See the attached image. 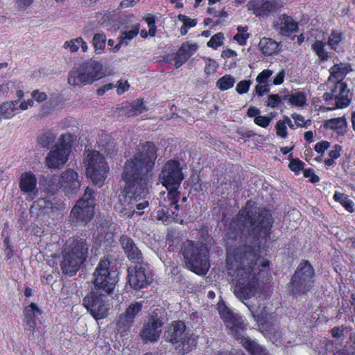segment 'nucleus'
<instances>
[{"instance_id":"1","label":"nucleus","mask_w":355,"mask_h":355,"mask_svg":"<svg viewBox=\"0 0 355 355\" xmlns=\"http://www.w3.org/2000/svg\"><path fill=\"white\" fill-rule=\"evenodd\" d=\"M241 209L237 218L247 227L248 237L241 243L226 248V268L234 282V294L247 300L254 297L259 288L261 269L258 261L261 257V240L270 237L274 218L270 211L262 207Z\"/></svg>"},{"instance_id":"2","label":"nucleus","mask_w":355,"mask_h":355,"mask_svg":"<svg viewBox=\"0 0 355 355\" xmlns=\"http://www.w3.org/2000/svg\"><path fill=\"white\" fill-rule=\"evenodd\" d=\"M157 158L156 146L148 141L141 144L138 151L125 161L121 173L125 200L130 203L137 202L149 193Z\"/></svg>"},{"instance_id":"3","label":"nucleus","mask_w":355,"mask_h":355,"mask_svg":"<svg viewBox=\"0 0 355 355\" xmlns=\"http://www.w3.org/2000/svg\"><path fill=\"white\" fill-rule=\"evenodd\" d=\"M184 178L182 166L179 161L169 159L163 165L159 175V180L162 185L168 191L167 198L169 200L168 208H162L157 211V219L165 224H169L175 220L178 214L172 211V209L178 210L180 205L178 202L180 193L178 191L181 183Z\"/></svg>"},{"instance_id":"4","label":"nucleus","mask_w":355,"mask_h":355,"mask_svg":"<svg viewBox=\"0 0 355 355\" xmlns=\"http://www.w3.org/2000/svg\"><path fill=\"white\" fill-rule=\"evenodd\" d=\"M218 311L220 318L229 329V334L237 340L250 355H268L267 350L254 340L243 336L247 329L242 317L234 313L223 302L218 304Z\"/></svg>"},{"instance_id":"5","label":"nucleus","mask_w":355,"mask_h":355,"mask_svg":"<svg viewBox=\"0 0 355 355\" xmlns=\"http://www.w3.org/2000/svg\"><path fill=\"white\" fill-rule=\"evenodd\" d=\"M89 245L86 239L79 236L68 239L62 252L60 268L64 275H76L88 257Z\"/></svg>"},{"instance_id":"6","label":"nucleus","mask_w":355,"mask_h":355,"mask_svg":"<svg viewBox=\"0 0 355 355\" xmlns=\"http://www.w3.org/2000/svg\"><path fill=\"white\" fill-rule=\"evenodd\" d=\"M181 252L187 268L198 275H206L209 263V251L202 243L187 241L182 247Z\"/></svg>"},{"instance_id":"7","label":"nucleus","mask_w":355,"mask_h":355,"mask_svg":"<svg viewBox=\"0 0 355 355\" xmlns=\"http://www.w3.org/2000/svg\"><path fill=\"white\" fill-rule=\"evenodd\" d=\"M315 271L309 261L302 259L289 282V290L295 297L308 295L315 285Z\"/></svg>"},{"instance_id":"8","label":"nucleus","mask_w":355,"mask_h":355,"mask_svg":"<svg viewBox=\"0 0 355 355\" xmlns=\"http://www.w3.org/2000/svg\"><path fill=\"white\" fill-rule=\"evenodd\" d=\"M95 191L87 187L83 196L77 200L69 216V223L75 227H85L94 216Z\"/></svg>"},{"instance_id":"9","label":"nucleus","mask_w":355,"mask_h":355,"mask_svg":"<svg viewBox=\"0 0 355 355\" xmlns=\"http://www.w3.org/2000/svg\"><path fill=\"white\" fill-rule=\"evenodd\" d=\"M103 66L96 60L90 59L73 68L68 76V83L74 87L92 84L103 76Z\"/></svg>"},{"instance_id":"10","label":"nucleus","mask_w":355,"mask_h":355,"mask_svg":"<svg viewBox=\"0 0 355 355\" xmlns=\"http://www.w3.org/2000/svg\"><path fill=\"white\" fill-rule=\"evenodd\" d=\"M184 321L175 320L168 327L164 333L165 340L175 345V349L182 354L191 352L197 345V338L186 331Z\"/></svg>"},{"instance_id":"11","label":"nucleus","mask_w":355,"mask_h":355,"mask_svg":"<svg viewBox=\"0 0 355 355\" xmlns=\"http://www.w3.org/2000/svg\"><path fill=\"white\" fill-rule=\"evenodd\" d=\"M109 257H104L98 262L94 273V288L107 294L111 293L116 284V270L111 266Z\"/></svg>"},{"instance_id":"12","label":"nucleus","mask_w":355,"mask_h":355,"mask_svg":"<svg viewBox=\"0 0 355 355\" xmlns=\"http://www.w3.org/2000/svg\"><path fill=\"white\" fill-rule=\"evenodd\" d=\"M84 163L87 176L94 184L102 187L109 171L105 157L99 152L92 150L87 155Z\"/></svg>"},{"instance_id":"13","label":"nucleus","mask_w":355,"mask_h":355,"mask_svg":"<svg viewBox=\"0 0 355 355\" xmlns=\"http://www.w3.org/2000/svg\"><path fill=\"white\" fill-rule=\"evenodd\" d=\"M353 92L348 88L347 83H334L329 87V92L322 95L325 104L330 106L328 109H343L348 107L352 100Z\"/></svg>"},{"instance_id":"14","label":"nucleus","mask_w":355,"mask_h":355,"mask_svg":"<svg viewBox=\"0 0 355 355\" xmlns=\"http://www.w3.org/2000/svg\"><path fill=\"white\" fill-rule=\"evenodd\" d=\"M72 139L71 134L62 135L60 138V144H56L45 159L46 164L49 168H59L67 162L71 152Z\"/></svg>"},{"instance_id":"15","label":"nucleus","mask_w":355,"mask_h":355,"mask_svg":"<svg viewBox=\"0 0 355 355\" xmlns=\"http://www.w3.org/2000/svg\"><path fill=\"white\" fill-rule=\"evenodd\" d=\"M164 324V318L159 316L156 311L151 313L144 323L139 336L144 343L157 342Z\"/></svg>"},{"instance_id":"16","label":"nucleus","mask_w":355,"mask_h":355,"mask_svg":"<svg viewBox=\"0 0 355 355\" xmlns=\"http://www.w3.org/2000/svg\"><path fill=\"white\" fill-rule=\"evenodd\" d=\"M134 268L128 270V282L132 288L140 291L146 288L153 281L151 272L148 271V263L140 261Z\"/></svg>"},{"instance_id":"17","label":"nucleus","mask_w":355,"mask_h":355,"mask_svg":"<svg viewBox=\"0 0 355 355\" xmlns=\"http://www.w3.org/2000/svg\"><path fill=\"white\" fill-rule=\"evenodd\" d=\"M142 307L141 302H132L125 311L118 316L116 322V329L121 336H125L130 332L135 323V318L141 312Z\"/></svg>"},{"instance_id":"18","label":"nucleus","mask_w":355,"mask_h":355,"mask_svg":"<svg viewBox=\"0 0 355 355\" xmlns=\"http://www.w3.org/2000/svg\"><path fill=\"white\" fill-rule=\"evenodd\" d=\"M83 305L96 320L107 317L109 307L105 304L103 297L97 292L89 293L83 299Z\"/></svg>"},{"instance_id":"19","label":"nucleus","mask_w":355,"mask_h":355,"mask_svg":"<svg viewBox=\"0 0 355 355\" xmlns=\"http://www.w3.org/2000/svg\"><path fill=\"white\" fill-rule=\"evenodd\" d=\"M246 7L256 17L267 18L280 10L282 6L276 0H250Z\"/></svg>"},{"instance_id":"20","label":"nucleus","mask_w":355,"mask_h":355,"mask_svg":"<svg viewBox=\"0 0 355 355\" xmlns=\"http://www.w3.org/2000/svg\"><path fill=\"white\" fill-rule=\"evenodd\" d=\"M198 49V45L196 43L184 42L175 53L165 55L164 60L168 63H171L173 61L175 67L178 69L185 64Z\"/></svg>"},{"instance_id":"21","label":"nucleus","mask_w":355,"mask_h":355,"mask_svg":"<svg viewBox=\"0 0 355 355\" xmlns=\"http://www.w3.org/2000/svg\"><path fill=\"white\" fill-rule=\"evenodd\" d=\"M62 189L69 198L74 197L79 191L81 183L78 175L73 169L68 168L60 174Z\"/></svg>"},{"instance_id":"22","label":"nucleus","mask_w":355,"mask_h":355,"mask_svg":"<svg viewBox=\"0 0 355 355\" xmlns=\"http://www.w3.org/2000/svg\"><path fill=\"white\" fill-rule=\"evenodd\" d=\"M119 241L128 259L131 262L139 263L143 261L142 253L132 238L123 235Z\"/></svg>"},{"instance_id":"23","label":"nucleus","mask_w":355,"mask_h":355,"mask_svg":"<svg viewBox=\"0 0 355 355\" xmlns=\"http://www.w3.org/2000/svg\"><path fill=\"white\" fill-rule=\"evenodd\" d=\"M37 180L35 175L31 171H25L19 177V187L23 193H37Z\"/></svg>"},{"instance_id":"24","label":"nucleus","mask_w":355,"mask_h":355,"mask_svg":"<svg viewBox=\"0 0 355 355\" xmlns=\"http://www.w3.org/2000/svg\"><path fill=\"white\" fill-rule=\"evenodd\" d=\"M40 185L46 193L54 195L62 189L60 175L48 174L43 176L40 179Z\"/></svg>"},{"instance_id":"25","label":"nucleus","mask_w":355,"mask_h":355,"mask_svg":"<svg viewBox=\"0 0 355 355\" xmlns=\"http://www.w3.org/2000/svg\"><path fill=\"white\" fill-rule=\"evenodd\" d=\"M352 71L351 65L349 64L339 63L335 64L330 67L329 76L328 78V82L329 84L334 83H345L344 81L346 76Z\"/></svg>"},{"instance_id":"26","label":"nucleus","mask_w":355,"mask_h":355,"mask_svg":"<svg viewBox=\"0 0 355 355\" xmlns=\"http://www.w3.org/2000/svg\"><path fill=\"white\" fill-rule=\"evenodd\" d=\"M277 30L282 36L288 37L299 31V24L292 17L282 14L279 17Z\"/></svg>"},{"instance_id":"27","label":"nucleus","mask_w":355,"mask_h":355,"mask_svg":"<svg viewBox=\"0 0 355 355\" xmlns=\"http://www.w3.org/2000/svg\"><path fill=\"white\" fill-rule=\"evenodd\" d=\"M42 311L38 307L37 304L31 302L24 309V322L29 327V331L34 334L37 327L35 316L41 315Z\"/></svg>"},{"instance_id":"28","label":"nucleus","mask_w":355,"mask_h":355,"mask_svg":"<svg viewBox=\"0 0 355 355\" xmlns=\"http://www.w3.org/2000/svg\"><path fill=\"white\" fill-rule=\"evenodd\" d=\"M120 112L126 117L136 116L144 111H147L148 108L144 105L143 98H137L133 101L130 105L119 108Z\"/></svg>"},{"instance_id":"29","label":"nucleus","mask_w":355,"mask_h":355,"mask_svg":"<svg viewBox=\"0 0 355 355\" xmlns=\"http://www.w3.org/2000/svg\"><path fill=\"white\" fill-rule=\"evenodd\" d=\"M323 126L326 129L334 130L340 136H344L347 131V121L345 116L325 120Z\"/></svg>"},{"instance_id":"30","label":"nucleus","mask_w":355,"mask_h":355,"mask_svg":"<svg viewBox=\"0 0 355 355\" xmlns=\"http://www.w3.org/2000/svg\"><path fill=\"white\" fill-rule=\"evenodd\" d=\"M258 46L261 52L266 56L272 55L279 52V43L271 38L263 37Z\"/></svg>"},{"instance_id":"31","label":"nucleus","mask_w":355,"mask_h":355,"mask_svg":"<svg viewBox=\"0 0 355 355\" xmlns=\"http://www.w3.org/2000/svg\"><path fill=\"white\" fill-rule=\"evenodd\" d=\"M101 150H104L107 155L112 153L115 149L116 144L111 135L103 131L98 141Z\"/></svg>"},{"instance_id":"32","label":"nucleus","mask_w":355,"mask_h":355,"mask_svg":"<svg viewBox=\"0 0 355 355\" xmlns=\"http://www.w3.org/2000/svg\"><path fill=\"white\" fill-rule=\"evenodd\" d=\"M139 32V24L133 26L131 30L121 33L119 41L114 47L113 51L117 52L121 47L122 44L128 45L129 41L135 37Z\"/></svg>"},{"instance_id":"33","label":"nucleus","mask_w":355,"mask_h":355,"mask_svg":"<svg viewBox=\"0 0 355 355\" xmlns=\"http://www.w3.org/2000/svg\"><path fill=\"white\" fill-rule=\"evenodd\" d=\"M19 100L6 101L0 105V118L10 119L16 114Z\"/></svg>"},{"instance_id":"34","label":"nucleus","mask_w":355,"mask_h":355,"mask_svg":"<svg viewBox=\"0 0 355 355\" xmlns=\"http://www.w3.org/2000/svg\"><path fill=\"white\" fill-rule=\"evenodd\" d=\"M327 44L321 40H315L311 44V49L318 56L320 62H324L328 60L329 55V53L325 49Z\"/></svg>"},{"instance_id":"35","label":"nucleus","mask_w":355,"mask_h":355,"mask_svg":"<svg viewBox=\"0 0 355 355\" xmlns=\"http://www.w3.org/2000/svg\"><path fill=\"white\" fill-rule=\"evenodd\" d=\"M334 200L339 202L346 211L349 213L354 211V202L349 198L348 196L343 193L336 191L333 196Z\"/></svg>"},{"instance_id":"36","label":"nucleus","mask_w":355,"mask_h":355,"mask_svg":"<svg viewBox=\"0 0 355 355\" xmlns=\"http://www.w3.org/2000/svg\"><path fill=\"white\" fill-rule=\"evenodd\" d=\"M178 19L183 24L182 26L180 27V34L182 36L187 35L189 30L191 28L195 27L198 23L196 19H191L189 17L182 14L178 15Z\"/></svg>"},{"instance_id":"37","label":"nucleus","mask_w":355,"mask_h":355,"mask_svg":"<svg viewBox=\"0 0 355 355\" xmlns=\"http://www.w3.org/2000/svg\"><path fill=\"white\" fill-rule=\"evenodd\" d=\"M55 139V134L51 130H49L37 137V142L41 147L49 148Z\"/></svg>"},{"instance_id":"38","label":"nucleus","mask_w":355,"mask_h":355,"mask_svg":"<svg viewBox=\"0 0 355 355\" xmlns=\"http://www.w3.org/2000/svg\"><path fill=\"white\" fill-rule=\"evenodd\" d=\"M236 82L235 78L230 74H225L218 79L216 85L222 92L232 88Z\"/></svg>"},{"instance_id":"39","label":"nucleus","mask_w":355,"mask_h":355,"mask_svg":"<svg viewBox=\"0 0 355 355\" xmlns=\"http://www.w3.org/2000/svg\"><path fill=\"white\" fill-rule=\"evenodd\" d=\"M307 96L304 92H297L291 94L289 104L293 107H303L306 104Z\"/></svg>"},{"instance_id":"40","label":"nucleus","mask_w":355,"mask_h":355,"mask_svg":"<svg viewBox=\"0 0 355 355\" xmlns=\"http://www.w3.org/2000/svg\"><path fill=\"white\" fill-rule=\"evenodd\" d=\"M107 38L104 33H96L94 35L92 44L95 52L101 53L105 47Z\"/></svg>"},{"instance_id":"41","label":"nucleus","mask_w":355,"mask_h":355,"mask_svg":"<svg viewBox=\"0 0 355 355\" xmlns=\"http://www.w3.org/2000/svg\"><path fill=\"white\" fill-rule=\"evenodd\" d=\"M344 35L341 31L332 30L329 37L328 42L326 43L332 50H336L338 45L343 40Z\"/></svg>"},{"instance_id":"42","label":"nucleus","mask_w":355,"mask_h":355,"mask_svg":"<svg viewBox=\"0 0 355 355\" xmlns=\"http://www.w3.org/2000/svg\"><path fill=\"white\" fill-rule=\"evenodd\" d=\"M248 30L247 26H239L237 27L238 33L234 36V40L241 46L245 45L250 36V33H247Z\"/></svg>"},{"instance_id":"43","label":"nucleus","mask_w":355,"mask_h":355,"mask_svg":"<svg viewBox=\"0 0 355 355\" xmlns=\"http://www.w3.org/2000/svg\"><path fill=\"white\" fill-rule=\"evenodd\" d=\"M290 163L288 168L295 173L296 175H299L301 171L304 170V162L298 158H293L292 154L289 155Z\"/></svg>"},{"instance_id":"44","label":"nucleus","mask_w":355,"mask_h":355,"mask_svg":"<svg viewBox=\"0 0 355 355\" xmlns=\"http://www.w3.org/2000/svg\"><path fill=\"white\" fill-rule=\"evenodd\" d=\"M144 20L149 28L150 37H155L157 33L156 17L152 14H148L144 17Z\"/></svg>"},{"instance_id":"45","label":"nucleus","mask_w":355,"mask_h":355,"mask_svg":"<svg viewBox=\"0 0 355 355\" xmlns=\"http://www.w3.org/2000/svg\"><path fill=\"white\" fill-rule=\"evenodd\" d=\"M224 39L223 34L222 33H218L214 35L210 40L208 41L207 45L208 47L214 49H218L223 44V40Z\"/></svg>"},{"instance_id":"46","label":"nucleus","mask_w":355,"mask_h":355,"mask_svg":"<svg viewBox=\"0 0 355 355\" xmlns=\"http://www.w3.org/2000/svg\"><path fill=\"white\" fill-rule=\"evenodd\" d=\"M283 104L282 97L277 94H270L268 96L266 105L272 109L278 108Z\"/></svg>"},{"instance_id":"47","label":"nucleus","mask_w":355,"mask_h":355,"mask_svg":"<svg viewBox=\"0 0 355 355\" xmlns=\"http://www.w3.org/2000/svg\"><path fill=\"white\" fill-rule=\"evenodd\" d=\"M275 129L276 133L279 137L282 138H286L287 137V127L285 125V121L279 120L276 123Z\"/></svg>"},{"instance_id":"48","label":"nucleus","mask_w":355,"mask_h":355,"mask_svg":"<svg viewBox=\"0 0 355 355\" xmlns=\"http://www.w3.org/2000/svg\"><path fill=\"white\" fill-rule=\"evenodd\" d=\"M303 175L306 178H309V182L315 184L320 181V178L315 173L312 168H308L303 170Z\"/></svg>"},{"instance_id":"49","label":"nucleus","mask_w":355,"mask_h":355,"mask_svg":"<svg viewBox=\"0 0 355 355\" xmlns=\"http://www.w3.org/2000/svg\"><path fill=\"white\" fill-rule=\"evenodd\" d=\"M272 74V71L270 69H264L258 74L256 78V81L259 84H266L268 78Z\"/></svg>"},{"instance_id":"50","label":"nucleus","mask_w":355,"mask_h":355,"mask_svg":"<svg viewBox=\"0 0 355 355\" xmlns=\"http://www.w3.org/2000/svg\"><path fill=\"white\" fill-rule=\"evenodd\" d=\"M251 85L250 80H241L238 83L236 87V91L239 94H246L250 89Z\"/></svg>"},{"instance_id":"51","label":"nucleus","mask_w":355,"mask_h":355,"mask_svg":"<svg viewBox=\"0 0 355 355\" xmlns=\"http://www.w3.org/2000/svg\"><path fill=\"white\" fill-rule=\"evenodd\" d=\"M271 121V118L268 116L259 115L254 119L256 125L261 128H267Z\"/></svg>"},{"instance_id":"52","label":"nucleus","mask_w":355,"mask_h":355,"mask_svg":"<svg viewBox=\"0 0 355 355\" xmlns=\"http://www.w3.org/2000/svg\"><path fill=\"white\" fill-rule=\"evenodd\" d=\"M32 98L37 103H42L47 99V95L45 92H40L39 89H35L31 94Z\"/></svg>"},{"instance_id":"53","label":"nucleus","mask_w":355,"mask_h":355,"mask_svg":"<svg viewBox=\"0 0 355 355\" xmlns=\"http://www.w3.org/2000/svg\"><path fill=\"white\" fill-rule=\"evenodd\" d=\"M218 64L216 61L210 60L208 63H206L205 67V73L209 76L213 74L216 71Z\"/></svg>"},{"instance_id":"54","label":"nucleus","mask_w":355,"mask_h":355,"mask_svg":"<svg viewBox=\"0 0 355 355\" xmlns=\"http://www.w3.org/2000/svg\"><path fill=\"white\" fill-rule=\"evenodd\" d=\"M330 147V143L327 141L322 140L318 142L314 147V150L318 153H323Z\"/></svg>"},{"instance_id":"55","label":"nucleus","mask_w":355,"mask_h":355,"mask_svg":"<svg viewBox=\"0 0 355 355\" xmlns=\"http://www.w3.org/2000/svg\"><path fill=\"white\" fill-rule=\"evenodd\" d=\"M130 85L128 81L123 82L121 80L117 82L116 92L119 95H121L129 89Z\"/></svg>"},{"instance_id":"56","label":"nucleus","mask_w":355,"mask_h":355,"mask_svg":"<svg viewBox=\"0 0 355 355\" xmlns=\"http://www.w3.org/2000/svg\"><path fill=\"white\" fill-rule=\"evenodd\" d=\"M116 85L113 83H107L105 85H103L98 87L96 90V94L99 96H101L105 94V93L110 89H112L114 87H115Z\"/></svg>"},{"instance_id":"57","label":"nucleus","mask_w":355,"mask_h":355,"mask_svg":"<svg viewBox=\"0 0 355 355\" xmlns=\"http://www.w3.org/2000/svg\"><path fill=\"white\" fill-rule=\"evenodd\" d=\"M254 91L259 96H262L264 94H268L270 92V89L268 85L266 84L263 85L259 84L255 87Z\"/></svg>"},{"instance_id":"58","label":"nucleus","mask_w":355,"mask_h":355,"mask_svg":"<svg viewBox=\"0 0 355 355\" xmlns=\"http://www.w3.org/2000/svg\"><path fill=\"white\" fill-rule=\"evenodd\" d=\"M285 74H286V73L284 69H282L280 71H279L273 78V80H272L273 85H282L284 81Z\"/></svg>"},{"instance_id":"59","label":"nucleus","mask_w":355,"mask_h":355,"mask_svg":"<svg viewBox=\"0 0 355 355\" xmlns=\"http://www.w3.org/2000/svg\"><path fill=\"white\" fill-rule=\"evenodd\" d=\"M342 150V146L339 144H336L334 146V148L329 151V157L334 159V160L338 159L340 155V151Z\"/></svg>"},{"instance_id":"60","label":"nucleus","mask_w":355,"mask_h":355,"mask_svg":"<svg viewBox=\"0 0 355 355\" xmlns=\"http://www.w3.org/2000/svg\"><path fill=\"white\" fill-rule=\"evenodd\" d=\"M64 47L65 49L69 48L70 51L71 53H74L78 51L80 48V45H78L77 42L74 41V40H71L70 41L65 42L64 44Z\"/></svg>"},{"instance_id":"61","label":"nucleus","mask_w":355,"mask_h":355,"mask_svg":"<svg viewBox=\"0 0 355 355\" xmlns=\"http://www.w3.org/2000/svg\"><path fill=\"white\" fill-rule=\"evenodd\" d=\"M291 117L295 120L297 127H302V124L304 121V117L299 114L293 113Z\"/></svg>"},{"instance_id":"62","label":"nucleus","mask_w":355,"mask_h":355,"mask_svg":"<svg viewBox=\"0 0 355 355\" xmlns=\"http://www.w3.org/2000/svg\"><path fill=\"white\" fill-rule=\"evenodd\" d=\"M33 1V0H15L16 4L18 7L22 9L27 8Z\"/></svg>"},{"instance_id":"63","label":"nucleus","mask_w":355,"mask_h":355,"mask_svg":"<svg viewBox=\"0 0 355 355\" xmlns=\"http://www.w3.org/2000/svg\"><path fill=\"white\" fill-rule=\"evenodd\" d=\"M259 114H260V110L255 107H249L248 110V112H247V115L251 118L254 117V119L256 116H258L259 115Z\"/></svg>"},{"instance_id":"64","label":"nucleus","mask_w":355,"mask_h":355,"mask_svg":"<svg viewBox=\"0 0 355 355\" xmlns=\"http://www.w3.org/2000/svg\"><path fill=\"white\" fill-rule=\"evenodd\" d=\"M237 55V53L235 51L232 49H226L223 51L221 53V57L223 58H229L232 57H236Z\"/></svg>"}]
</instances>
